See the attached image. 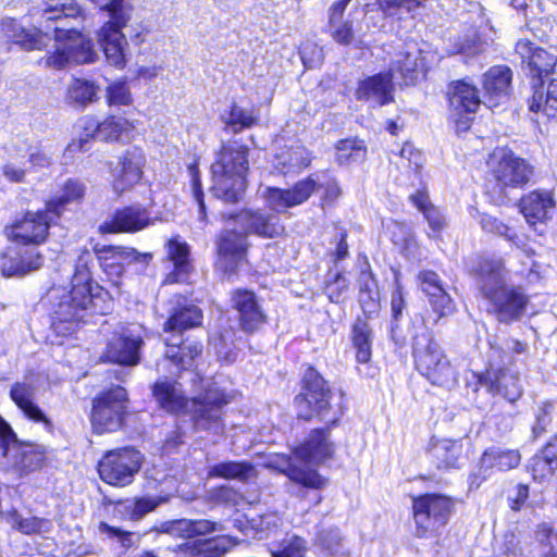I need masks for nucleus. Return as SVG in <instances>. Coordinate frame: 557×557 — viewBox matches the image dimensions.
<instances>
[{
    "label": "nucleus",
    "mask_w": 557,
    "mask_h": 557,
    "mask_svg": "<svg viewBox=\"0 0 557 557\" xmlns=\"http://www.w3.org/2000/svg\"><path fill=\"white\" fill-rule=\"evenodd\" d=\"M115 258H117V263L122 267V263L124 262L147 264L151 260L152 256L151 253H140L134 248L117 246Z\"/></svg>",
    "instance_id": "obj_63"
},
{
    "label": "nucleus",
    "mask_w": 557,
    "mask_h": 557,
    "mask_svg": "<svg viewBox=\"0 0 557 557\" xmlns=\"http://www.w3.org/2000/svg\"><path fill=\"white\" fill-rule=\"evenodd\" d=\"M351 342L357 361L367 363L372 356L373 330L366 319L358 318L352 324Z\"/></svg>",
    "instance_id": "obj_38"
},
{
    "label": "nucleus",
    "mask_w": 557,
    "mask_h": 557,
    "mask_svg": "<svg viewBox=\"0 0 557 557\" xmlns=\"http://www.w3.org/2000/svg\"><path fill=\"white\" fill-rule=\"evenodd\" d=\"M110 20L97 33V40L108 63L122 69L127 62L128 42L122 29L131 20V9L124 2L107 10Z\"/></svg>",
    "instance_id": "obj_8"
},
{
    "label": "nucleus",
    "mask_w": 557,
    "mask_h": 557,
    "mask_svg": "<svg viewBox=\"0 0 557 557\" xmlns=\"http://www.w3.org/2000/svg\"><path fill=\"white\" fill-rule=\"evenodd\" d=\"M554 404L552 401H544L535 413V423L532 426L534 437L541 436L546 432L547 426L552 422V412Z\"/></svg>",
    "instance_id": "obj_56"
},
{
    "label": "nucleus",
    "mask_w": 557,
    "mask_h": 557,
    "mask_svg": "<svg viewBox=\"0 0 557 557\" xmlns=\"http://www.w3.org/2000/svg\"><path fill=\"white\" fill-rule=\"evenodd\" d=\"M482 51L483 45L475 38V36H466L465 38H458L451 53H460L466 57H471L481 53Z\"/></svg>",
    "instance_id": "obj_59"
},
{
    "label": "nucleus",
    "mask_w": 557,
    "mask_h": 557,
    "mask_svg": "<svg viewBox=\"0 0 557 557\" xmlns=\"http://www.w3.org/2000/svg\"><path fill=\"white\" fill-rule=\"evenodd\" d=\"M51 211L27 212L24 218L7 227V233L12 242L24 246H37L44 243L50 226Z\"/></svg>",
    "instance_id": "obj_16"
},
{
    "label": "nucleus",
    "mask_w": 557,
    "mask_h": 557,
    "mask_svg": "<svg viewBox=\"0 0 557 557\" xmlns=\"http://www.w3.org/2000/svg\"><path fill=\"white\" fill-rule=\"evenodd\" d=\"M315 188L317 182L309 176L296 183L290 189L267 187L263 191V198L272 211L282 213L288 208L299 206L307 201Z\"/></svg>",
    "instance_id": "obj_19"
},
{
    "label": "nucleus",
    "mask_w": 557,
    "mask_h": 557,
    "mask_svg": "<svg viewBox=\"0 0 557 557\" xmlns=\"http://www.w3.org/2000/svg\"><path fill=\"white\" fill-rule=\"evenodd\" d=\"M245 234H256L260 237L274 238L284 232V226L275 213L260 210H244L235 215Z\"/></svg>",
    "instance_id": "obj_24"
},
{
    "label": "nucleus",
    "mask_w": 557,
    "mask_h": 557,
    "mask_svg": "<svg viewBox=\"0 0 557 557\" xmlns=\"http://www.w3.org/2000/svg\"><path fill=\"white\" fill-rule=\"evenodd\" d=\"M454 502L442 494H425L413 500L416 533L420 537L445 525L451 515Z\"/></svg>",
    "instance_id": "obj_12"
},
{
    "label": "nucleus",
    "mask_w": 557,
    "mask_h": 557,
    "mask_svg": "<svg viewBox=\"0 0 557 557\" xmlns=\"http://www.w3.org/2000/svg\"><path fill=\"white\" fill-rule=\"evenodd\" d=\"M521 455L515 449L491 447L486 449L480 459L479 475L485 480L496 471H508L520 465Z\"/></svg>",
    "instance_id": "obj_29"
},
{
    "label": "nucleus",
    "mask_w": 557,
    "mask_h": 557,
    "mask_svg": "<svg viewBox=\"0 0 557 557\" xmlns=\"http://www.w3.org/2000/svg\"><path fill=\"white\" fill-rule=\"evenodd\" d=\"M107 101L110 107L128 106L132 103L129 88L124 82H116L107 87Z\"/></svg>",
    "instance_id": "obj_54"
},
{
    "label": "nucleus",
    "mask_w": 557,
    "mask_h": 557,
    "mask_svg": "<svg viewBox=\"0 0 557 557\" xmlns=\"http://www.w3.org/2000/svg\"><path fill=\"white\" fill-rule=\"evenodd\" d=\"M86 187L84 183L78 180H67L60 194L47 202L48 211L59 215L64 206L71 202L79 201L85 195Z\"/></svg>",
    "instance_id": "obj_45"
},
{
    "label": "nucleus",
    "mask_w": 557,
    "mask_h": 557,
    "mask_svg": "<svg viewBox=\"0 0 557 557\" xmlns=\"http://www.w3.org/2000/svg\"><path fill=\"white\" fill-rule=\"evenodd\" d=\"M41 17L53 24L50 26V35L54 44L53 51H49L40 63L49 69L62 70L71 63L95 61L97 53L91 39L71 23L86 20L85 13L74 0H46Z\"/></svg>",
    "instance_id": "obj_1"
},
{
    "label": "nucleus",
    "mask_w": 557,
    "mask_h": 557,
    "mask_svg": "<svg viewBox=\"0 0 557 557\" xmlns=\"http://www.w3.org/2000/svg\"><path fill=\"white\" fill-rule=\"evenodd\" d=\"M409 199L412 205L423 213L432 232L441 233L446 227L445 215L437 207L431 203L425 190H417Z\"/></svg>",
    "instance_id": "obj_41"
},
{
    "label": "nucleus",
    "mask_w": 557,
    "mask_h": 557,
    "mask_svg": "<svg viewBox=\"0 0 557 557\" xmlns=\"http://www.w3.org/2000/svg\"><path fill=\"white\" fill-rule=\"evenodd\" d=\"M45 1L38 8L33 16L36 18L38 27L33 29L24 28L16 20L5 17L1 21V30L5 37L25 50H40L51 40L50 25L41 17V10L45 8Z\"/></svg>",
    "instance_id": "obj_14"
},
{
    "label": "nucleus",
    "mask_w": 557,
    "mask_h": 557,
    "mask_svg": "<svg viewBox=\"0 0 557 557\" xmlns=\"http://www.w3.org/2000/svg\"><path fill=\"white\" fill-rule=\"evenodd\" d=\"M140 325H121L107 344L103 358L108 362L122 366H136L140 360V348L144 345Z\"/></svg>",
    "instance_id": "obj_13"
},
{
    "label": "nucleus",
    "mask_w": 557,
    "mask_h": 557,
    "mask_svg": "<svg viewBox=\"0 0 557 557\" xmlns=\"http://www.w3.org/2000/svg\"><path fill=\"white\" fill-rule=\"evenodd\" d=\"M479 382L488 393L499 395L509 403L517 401L523 393L519 373L509 368L491 369L480 375Z\"/></svg>",
    "instance_id": "obj_21"
},
{
    "label": "nucleus",
    "mask_w": 557,
    "mask_h": 557,
    "mask_svg": "<svg viewBox=\"0 0 557 557\" xmlns=\"http://www.w3.org/2000/svg\"><path fill=\"white\" fill-rule=\"evenodd\" d=\"M413 358L417 370L433 385L451 387L457 382V371L429 332L414 337Z\"/></svg>",
    "instance_id": "obj_7"
},
{
    "label": "nucleus",
    "mask_w": 557,
    "mask_h": 557,
    "mask_svg": "<svg viewBox=\"0 0 557 557\" xmlns=\"http://www.w3.org/2000/svg\"><path fill=\"white\" fill-rule=\"evenodd\" d=\"M449 102L458 114L473 113L481 104L476 88L465 82L456 83L449 96Z\"/></svg>",
    "instance_id": "obj_40"
},
{
    "label": "nucleus",
    "mask_w": 557,
    "mask_h": 557,
    "mask_svg": "<svg viewBox=\"0 0 557 557\" xmlns=\"http://www.w3.org/2000/svg\"><path fill=\"white\" fill-rule=\"evenodd\" d=\"M201 310L185 297H177L171 309L164 332L172 333L165 338L166 350L163 360L157 364L158 371L176 374L193 366L194 359L202 351V345L197 342H183L180 335L191 327L200 325Z\"/></svg>",
    "instance_id": "obj_3"
},
{
    "label": "nucleus",
    "mask_w": 557,
    "mask_h": 557,
    "mask_svg": "<svg viewBox=\"0 0 557 557\" xmlns=\"http://www.w3.org/2000/svg\"><path fill=\"white\" fill-rule=\"evenodd\" d=\"M422 292L428 297L432 311L436 314L435 323L438 322L440 319L445 318L454 312V301L444 288V284L423 289Z\"/></svg>",
    "instance_id": "obj_46"
},
{
    "label": "nucleus",
    "mask_w": 557,
    "mask_h": 557,
    "mask_svg": "<svg viewBox=\"0 0 557 557\" xmlns=\"http://www.w3.org/2000/svg\"><path fill=\"white\" fill-rule=\"evenodd\" d=\"M287 476L302 486L320 490L324 485V479L315 470H306L290 466L287 470Z\"/></svg>",
    "instance_id": "obj_51"
},
{
    "label": "nucleus",
    "mask_w": 557,
    "mask_h": 557,
    "mask_svg": "<svg viewBox=\"0 0 557 557\" xmlns=\"http://www.w3.org/2000/svg\"><path fill=\"white\" fill-rule=\"evenodd\" d=\"M188 172H189L190 181H191L193 195L198 205L199 219L201 221H205L207 213H206V206H205L203 193L201 189L200 173L198 170L197 161L188 164Z\"/></svg>",
    "instance_id": "obj_55"
},
{
    "label": "nucleus",
    "mask_w": 557,
    "mask_h": 557,
    "mask_svg": "<svg viewBox=\"0 0 557 557\" xmlns=\"http://www.w3.org/2000/svg\"><path fill=\"white\" fill-rule=\"evenodd\" d=\"M520 212L531 225L552 220L556 201L549 190L537 189L524 195L519 203Z\"/></svg>",
    "instance_id": "obj_25"
},
{
    "label": "nucleus",
    "mask_w": 557,
    "mask_h": 557,
    "mask_svg": "<svg viewBox=\"0 0 557 557\" xmlns=\"http://www.w3.org/2000/svg\"><path fill=\"white\" fill-rule=\"evenodd\" d=\"M248 148L237 141L222 146L211 165L212 191L225 202L239 201L246 190Z\"/></svg>",
    "instance_id": "obj_5"
},
{
    "label": "nucleus",
    "mask_w": 557,
    "mask_h": 557,
    "mask_svg": "<svg viewBox=\"0 0 557 557\" xmlns=\"http://www.w3.org/2000/svg\"><path fill=\"white\" fill-rule=\"evenodd\" d=\"M216 245V267L230 277L237 272L246 260V234L225 230L220 234Z\"/></svg>",
    "instance_id": "obj_17"
},
{
    "label": "nucleus",
    "mask_w": 557,
    "mask_h": 557,
    "mask_svg": "<svg viewBox=\"0 0 557 557\" xmlns=\"http://www.w3.org/2000/svg\"><path fill=\"white\" fill-rule=\"evenodd\" d=\"M144 461L143 454L133 447L108 450L98 462L101 480L113 486L129 485L139 472Z\"/></svg>",
    "instance_id": "obj_9"
},
{
    "label": "nucleus",
    "mask_w": 557,
    "mask_h": 557,
    "mask_svg": "<svg viewBox=\"0 0 557 557\" xmlns=\"http://www.w3.org/2000/svg\"><path fill=\"white\" fill-rule=\"evenodd\" d=\"M530 110L533 112H543L548 117L557 116V79L550 81L545 94L543 86L540 88L534 86Z\"/></svg>",
    "instance_id": "obj_43"
},
{
    "label": "nucleus",
    "mask_w": 557,
    "mask_h": 557,
    "mask_svg": "<svg viewBox=\"0 0 557 557\" xmlns=\"http://www.w3.org/2000/svg\"><path fill=\"white\" fill-rule=\"evenodd\" d=\"M221 120L226 128L238 133L244 128H249L257 122V116L252 111L245 110L237 104H232L228 111L221 114Z\"/></svg>",
    "instance_id": "obj_48"
},
{
    "label": "nucleus",
    "mask_w": 557,
    "mask_h": 557,
    "mask_svg": "<svg viewBox=\"0 0 557 557\" xmlns=\"http://www.w3.org/2000/svg\"><path fill=\"white\" fill-rule=\"evenodd\" d=\"M302 381L305 393L295 398L298 417L309 420L315 414L325 423L335 424L343 412L339 406L331 404L332 392L324 379L313 368H309Z\"/></svg>",
    "instance_id": "obj_6"
},
{
    "label": "nucleus",
    "mask_w": 557,
    "mask_h": 557,
    "mask_svg": "<svg viewBox=\"0 0 557 557\" xmlns=\"http://www.w3.org/2000/svg\"><path fill=\"white\" fill-rule=\"evenodd\" d=\"M492 173L500 188H519L529 183L533 175V166L513 152L504 151Z\"/></svg>",
    "instance_id": "obj_18"
},
{
    "label": "nucleus",
    "mask_w": 557,
    "mask_h": 557,
    "mask_svg": "<svg viewBox=\"0 0 557 557\" xmlns=\"http://www.w3.org/2000/svg\"><path fill=\"white\" fill-rule=\"evenodd\" d=\"M507 276L502 258L482 260L476 272L480 293L490 305L488 312L506 324L521 320L530 302L522 286L507 285Z\"/></svg>",
    "instance_id": "obj_2"
},
{
    "label": "nucleus",
    "mask_w": 557,
    "mask_h": 557,
    "mask_svg": "<svg viewBox=\"0 0 557 557\" xmlns=\"http://www.w3.org/2000/svg\"><path fill=\"white\" fill-rule=\"evenodd\" d=\"M516 52L521 58V63L527 65L529 74L539 78L542 83L543 76H547L556 65V58L546 50L535 47L530 40H519L516 44Z\"/></svg>",
    "instance_id": "obj_26"
},
{
    "label": "nucleus",
    "mask_w": 557,
    "mask_h": 557,
    "mask_svg": "<svg viewBox=\"0 0 557 557\" xmlns=\"http://www.w3.org/2000/svg\"><path fill=\"white\" fill-rule=\"evenodd\" d=\"M334 451L323 430H313L301 445L294 449L295 457L306 463L320 465L331 458Z\"/></svg>",
    "instance_id": "obj_28"
},
{
    "label": "nucleus",
    "mask_w": 557,
    "mask_h": 557,
    "mask_svg": "<svg viewBox=\"0 0 557 557\" xmlns=\"http://www.w3.org/2000/svg\"><path fill=\"white\" fill-rule=\"evenodd\" d=\"M30 261H25L24 256L10 250L0 256V271L3 276H21L32 271L38 270L44 262V258L35 250L29 251Z\"/></svg>",
    "instance_id": "obj_33"
},
{
    "label": "nucleus",
    "mask_w": 557,
    "mask_h": 557,
    "mask_svg": "<svg viewBox=\"0 0 557 557\" xmlns=\"http://www.w3.org/2000/svg\"><path fill=\"white\" fill-rule=\"evenodd\" d=\"M153 397L159 406L171 413H177L188 406L181 385L168 380L157 381L152 388Z\"/></svg>",
    "instance_id": "obj_32"
},
{
    "label": "nucleus",
    "mask_w": 557,
    "mask_h": 557,
    "mask_svg": "<svg viewBox=\"0 0 557 557\" xmlns=\"http://www.w3.org/2000/svg\"><path fill=\"white\" fill-rule=\"evenodd\" d=\"M10 396L24 416L37 423H42L47 430L52 429V423L44 411L34 403L35 387L25 382L12 385Z\"/></svg>",
    "instance_id": "obj_30"
},
{
    "label": "nucleus",
    "mask_w": 557,
    "mask_h": 557,
    "mask_svg": "<svg viewBox=\"0 0 557 557\" xmlns=\"http://www.w3.org/2000/svg\"><path fill=\"white\" fill-rule=\"evenodd\" d=\"M203 545L208 557H221L230 549L232 543L228 537L218 536L203 540Z\"/></svg>",
    "instance_id": "obj_64"
},
{
    "label": "nucleus",
    "mask_w": 557,
    "mask_h": 557,
    "mask_svg": "<svg viewBox=\"0 0 557 557\" xmlns=\"http://www.w3.org/2000/svg\"><path fill=\"white\" fill-rule=\"evenodd\" d=\"M94 252L88 250L91 256L94 255L97 257L98 261L100 262L101 267L106 272L109 274H116L120 275L123 271V267H121L117 263V258H115V255L117 252V246H110V245H98L96 244L92 247Z\"/></svg>",
    "instance_id": "obj_50"
},
{
    "label": "nucleus",
    "mask_w": 557,
    "mask_h": 557,
    "mask_svg": "<svg viewBox=\"0 0 557 557\" xmlns=\"http://www.w3.org/2000/svg\"><path fill=\"white\" fill-rule=\"evenodd\" d=\"M146 164L144 151L138 147H131L119 157L116 164H110L111 186L116 195L129 190L143 177Z\"/></svg>",
    "instance_id": "obj_15"
},
{
    "label": "nucleus",
    "mask_w": 557,
    "mask_h": 557,
    "mask_svg": "<svg viewBox=\"0 0 557 557\" xmlns=\"http://www.w3.org/2000/svg\"><path fill=\"white\" fill-rule=\"evenodd\" d=\"M511 70L504 65L491 67L484 75L483 86L492 98H505L511 84Z\"/></svg>",
    "instance_id": "obj_39"
},
{
    "label": "nucleus",
    "mask_w": 557,
    "mask_h": 557,
    "mask_svg": "<svg viewBox=\"0 0 557 557\" xmlns=\"http://www.w3.org/2000/svg\"><path fill=\"white\" fill-rule=\"evenodd\" d=\"M98 87L86 79H73L66 89L65 102L78 109H84L97 100Z\"/></svg>",
    "instance_id": "obj_42"
},
{
    "label": "nucleus",
    "mask_w": 557,
    "mask_h": 557,
    "mask_svg": "<svg viewBox=\"0 0 557 557\" xmlns=\"http://www.w3.org/2000/svg\"><path fill=\"white\" fill-rule=\"evenodd\" d=\"M281 523L282 520L277 513L268 512L260 516L258 519H252L251 528L256 530V535H258L260 539H263L274 534Z\"/></svg>",
    "instance_id": "obj_52"
},
{
    "label": "nucleus",
    "mask_w": 557,
    "mask_h": 557,
    "mask_svg": "<svg viewBox=\"0 0 557 557\" xmlns=\"http://www.w3.org/2000/svg\"><path fill=\"white\" fill-rule=\"evenodd\" d=\"M92 263V256L88 249L81 250L71 288L53 286L48 293L53 319L57 322L76 323L82 321L88 312H95V300L92 280L89 265Z\"/></svg>",
    "instance_id": "obj_4"
},
{
    "label": "nucleus",
    "mask_w": 557,
    "mask_h": 557,
    "mask_svg": "<svg viewBox=\"0 0 557 557\" xmlns=\"http://www.w3.org/2000/svg\"><path fill=\"white\" fill-rule=\"evenodd\" d=\"M224 528L221 523L206 519L200 520H176L172 521L164 529L165 532L178 535L185 539H193L200 535H207L212 532H221Z\"/></svg>",
    "instance_id": "obj_35"
},
{
    "label": "nucleus",
    "mask_w": 557,
    "mask_h": 557,
    "mask_svg": "<svg viewBox=\"0 0 557 557\" xmlns=\"http://www.w3.org/2000/svg\"><path fill=\"white\" fill-rule=\"evenodd\" d=\"M480 224L485 232L505 236L509 239L512 238L510 228L493 215L485 213L481 214Z\"/></svg>",
    "instance_id": "obj_61"
},
{
    "label": "nucleus",
    "mask_w": 557,
    "mask_h": 557,
    "mask_svg": "<svg viewBox=\"0 0 557 557\" xmlns=\"http://www.w3.org/2000/svg\"><path fill=\"white\" fill-rule=\"evenodd\" d=\"M127 393L122 386H113L100 393L92 401L91 424L98 434L114 432L122 426Z\"/></svg>",
    "instance_id": "obj_10"
},
{
    "label": "nucleus",
    "mask_w": 557,
    "mask_h": 557,
    "mask_svg": "<svg viewBox=\"0 0 557 557\" xmlns=\"http://www.w3.org/2000/svg\"><path fill=\"white\" fill-rule=\"evenodd\" d=\"M393 74L387 71L361 81L356 90V98L384 106L393 101Z\"/></svg>",
    "instance_id": "obj_27"
},
{
    "label": "nucleus",
    "mask_w": 557,
    "mask_h": 557,
    "mask_svg": "<svg viewBox=\"0 0 557 557\" xmlns=\"http://www.w3.org/2000/svg\"><path fill=\"white\" fill-rule=\"evenodd\" d=\"M7 521L13 529L27 535L47 532L49 529L48 520L37 517L24 518L16 510L7 513Z\"/></svg>",
    "instance_id": "obj_49"
},
{
    "label": "nucleus",
    "mask_w": 557,
    "mask_h": 557,
    "mask_svg": "<svg viewBox=\"0 0 557 557\" xmlns=\"http://www.w3.org/2000/svg\"><path fill=\"white\" fill-rule=\"evenodd\" d=\"M153 224L150 212L141 206L116 210L112 220L100 226L103 233H135Z\"/></svg>",
    "instance_id": "obj_23"
},
{
    "label": "nucleus",
    "mask_w": 557,
    "mask_h": 557,
    "mask_svg": "<svg viewBox=\"0 0 557 557\" xmlns=\"http://www.w3.org/2000/svg\"><path fill=\"white\" fill-rule=\"evenodd\" d=\"M336 161L339 165H348L360 162L366 158L367 149L361 140L346 138L339 140L336 146Z\"/></svg>",
    "instance_id": "obj_47"
},
{
    "label": "nucleus",
    "mask_w": 557,
    "mask_h": 557,
    "mask_svg": "<svg viewBox=\"0 0 557 557\" xmlns=\"http://www.w3.org/2000/svg\"><path fill=\"white\" fill-rule=\"evenodd\" d=\"M318 542L331 554H336L342 542L341 532L337 528L323 529L318 534Z\"/></svg>",
    "instance_id": "obj_58"
},
{
    "label": "nucleus",
    "mask_w": 557,
    "mask_h": 557,
    "mask_svg": "<svg viewBox=\"0 0 557 557\" xmlns=\"http://www.w3.org/2000/svg\"><path fill=\"white\" fill-rule=\"evenodd\" d=\"M213 498L216 503L225 506L237 507L244 497L243 495L231 486H221L213 492Z\"/></svg>",
    "instance_id": "obj_60"
},
{
    "label": "nucleus",
    "mask_w": 557,
    "mask_h": 557,
    "mask_svg": "<svg viewBox=\"0 0 557 557\" xmlns=\"http://www.w3.org/2000/svg\"><path fill=\"white\" fill-rule=\"evenodd\" d=\"M135 125L122 116L110 115L102 121L100 139L106 141L129 140Z\"/></svg>",
    "instance_id": "obj_44"
},
{
    "label": "nucleus",
    "mask_w": 557,
    "mask_h": 557,
    "mask_svg": "<svg viewBox=\"0 0 557 557\" xmlns=\"http://www.w3.org/2000/svg\"><path fill=\"white\" fill-rule=\"evenodd\" d=\"M256 473V469L249 461H222L209 466L208 476L225 480L248 481Z\"/></svg>",
    "instance_id": "obj_37"
},
{
    "label": "nucleus",
    "mask_w": 557,
    "mask_h": 557,
    "mask_svg": "<svg viewBox=\"0 0 557 557\" xmlns=\"http://www.w3.org/2000/svg\"><path fill=\"white\" fill-rule=\"evenodd\" d=\"M232 308L237 312V320L245 333H255L267 322V314L253 292L236 289L231 297Z\"/></svg>",
    "instance_id": "obj_20"
},
{
    "label": "nucleus",
    "mask_w": 557,
    "mask_h": 557,
    "mask_svg": "<svg viewBox=\"0 0 557 557\" xmlns=\"http://www.w3.org/2000/svg\"><path fill=\"white\" fill-rule=\"evenodd\" d=\"M423 63L421 59V52L414 50L413 52L400 51L396 54L393 60L388 72L393 75L399 73L406 85L414 84L419 71L422 70Z\"/></svg>",
    "instance_id": "obj_36"
},
{
    "label": "nucleus",
    "mask_w": 557,
    "mask_h": 557,
    "mask_svg": "<svg viewBox=\"0 0 557 557\" xmlns=\"http://www.w3.org/2000/svg\"><path fill=\"white\" fill-rule=\"evenodd\" d=\"M165 502L162 497H141L132 504L131 517L134 520L141 519L148 512L154 510L161 503Z\"/></svg>",
    "instance_id": "obj_57"
},
{
    "label": "nucleus",
    "mask_w": 557,
    "mask_h": 557,
    "mask_svg": "<svg viewBox=\"0 0 557 557\" xmlns=\"http://www.w3.org/2000/svg\"><path fill=\"white\" fill-rule=\"evenodd\" d=\"M228 403V395L216 387H210L203 395L195 397L189 407L195 431L222 435L224 432L222 408Z\"/></svg>",
    "instance_id": "obj_11"
},
{
    "label": "nucleus",
    "mask_w": 557,
    "mask_h": 557,
    "mask_svg": "<svg viewBox=\"0 0 557 557\" xmlns=\"http://www.w3.org/2000/svg\"><path fill=\"white\" fill-rule=\"evenodd\" d=\"M55 151L51 145H41L28 154V162L34 166L47 168L51 164Z\"/></svg>",
    "instance_id": "obj_62"
},
{
    "label": "nucleus",
    "mask_w": 557,
    "mask_h": 557,
    "mask_svg": "<svg viewBox=\"0 0 557 557\" xmlns=\"http://www.w3.org/2000/svg\"><path fill=\"white\" fill-rule=\"evenodd\" d=\"M306 542L299 536L285 539L277 549H272L273 557H304Z\"/></svg>",
    "instance_id": "obj_53"
},
{
    "label": "nucleus",
    "mask_w": 557,
    "mask_h": 557,
    "mask_svg": "<svg viewBox=\"0 0 557 557\" xmlns=\"http://www.w3.org/2000/svg\"><path fill=\"white\" fill-rule=\"evenodd\" d=\"M462 450L460 441L432 438L428 455L437 469H451L458 467Z\"/></svg>",
    "instance_id": "obj_31"
},
{
    "label": "nucleus",
    "mask_w": 557,
    "mask_h": 557,
    "mask_svg": "<svg viewBox=\"0 0 557 557\" xmlns=\"http://www.w3.org/2000/svg\"><path fill=\"white\" fill-rule=\"evenodd\" d=\"M168 255L173 262V270L166 274L165 284L183 283L187 280L189 272V247L186 243L177 239L169 240Z\"/></svg>",
    "instance_id": "obj_34"
},
{
    "label": "nucleus",
    "mask_w": 557,
    "mask_h": 557,
    "mask_svg": "<svg viewBox=\"0 0 557 557\" xmlns=\"http://www.w3.org/2000/svg\"><path fill=\"white\" fill-rule=\"evenodd\" d=\"M21 475L39 470L45 461V449L42 446L21 443L14 434L12 443L8 444L2 454Z\"/></svg>",
    "instance_id": "obj_22"
}]
</instances>
